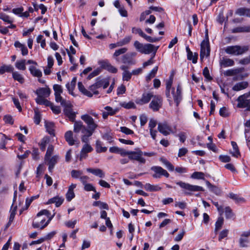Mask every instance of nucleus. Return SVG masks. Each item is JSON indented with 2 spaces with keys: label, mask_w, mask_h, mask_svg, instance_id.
<instances>
[{
  "label": "nucleus",
  "mask_w": 250,
  "mask_h": 250,
  "mask_svg": "<svg viewBox=\"0 0 250 250\" xmlns=\"http://www.w3.org/2000/svg\"><path fill=\"white\" fill-rule=\"evenodd\" d=\"M54 151V146L52 145H49L48 146L47 151L45 155V160H47L48 157H51Z\"/></svg>",
  "instance_id": "4d7b16f0"
},
{
  "label": "nucleus",
  "mask_w": 250,
  "mask_h": 250,
  "mask_svg": "<svg viewBox=\"0 0 250 250\" xmlns=\"http://www.w3.org/2000/svg\"><path fill=\"white\" fill-rule=\"evenodd\" d=\"M29 70L30 72V73L34 76L37 77L38 78H40L42 76V71L38 69H37L34 66H30L29 68Z\"/></svg>",
  "instance_id": "c85d7f7f"
},
{
  "label": "nucleus",
  "mask_w": 250,
  "mask_h": 250,
  "mask_svg": "<svg viewBox=\"0 0 250 250\" xmlns=\"http://www.w3.org/2000/svg\"><path fill=\"white\" fill-rule=\"evenodd\" d=\"M132 72L128 71H125L123 73V80L125 81H129L132 76Z\"/></svg>",
  "instance_id": "69168bd1"
},
{
  "label": "nucleus",
  "mask_w": 250,
  "mask_h": 250,
  "mask_svg": "<svg viewBox=\"0 0 250 250\" xmlns=\"http://www.w3.org/2000/svg\"><path fill=\"white\" fill-rule=\"evenodd\" d=\"M134 46L138 51L143 54L144 47V45L143 43H140L138 41H136L134 43Z\"/></svg>",
  "instance_id": "de8ad7c7"
},
{
  "label": "nucleus",
  "mask_w": 250,
  "mask_h": 250,
  "mask_svg": "<svg viewBox=\"0 0 250 250\" xmlns=\"http://www.w3.org/2000/svg\"><path fill=\"white\" fill-rule=\"evenodd\" d=\"M249 85L247 82H242L236 83L233 87L232 90L234 91H240L241 90L246 88Z\"/></svg>",
  "instance_id": "412c9836"
},
{
  "label": "nucleus",
  "mask_w": 250,
  "mask_h": 250,
  "mask_svg": "<svg viewBox=\"0 0 250 250\" xmlns=\"http://www.w3.org/2000/svg\"><path fill=\"white\" fill-rule=\"evenodd\" d=\"M204 173L202 172H194L191 176V178L196 179H204Z\"/></svg>",
  "instance_id": "09e8293b"
},
{
  "label": "nucleus",
  "mask_w": 250,
  "mask_h": 250,
  "mask_svg": "<svg viewBox=\"0 0 250 250\" xmlns=\"http://www.w3.org/2000/svg\"><path fill=\"white\" fill-rule=\"evenodd\" d=\"M203 75L206 79L210 81L212 80V77L210 76L209 71L207 67H205L203 70Z\"/></svg>",
  "instance_id": "6e6d98bb"
},
{
  "label": "nucleus",
  "mask_w": 250,
  "mask_h": 250,
  "mask_svg": "<svg viewBox=\"0 0 250 250\" xmlns=\"http://www.w3.org/2000/svg\"><path fill=\"white\" fill-rule=\"evenodd\" d=\"M143 38L145 39L147 42H156L160 41L162 39V37H161L152 38L150 36H147V35L145 34Z\"/></svg>",
  "instance_id": "c03bdc74"
},
{
  "label": "nucleus",
  "mask_w": 250,
  "mask_h": 250,
  "mask_svg": "<svg viewBox=\"0 0 250 250\" xmlns=\"http://www.w3.org/2000/svg\"><path fill=\"white\" fill-rule=\"evenodd\" d=\"M78 89L83 95L87 96L88 97H92L93 96L92 93L85 88L82 82H78Z\"/></svg>",
  "instance_id": "5701e85b"
},
{
  "label": "nucleus",
  "mask_w": 250,
  "mask_h": 250,
  "mask_svg": "<svg viewBox=\"0 0 250 250\" xmlns=\"http://www.w3.org/2000/svg\"><path fill=\"white\" fill-rule=\"evenodd\" d=\"M53 88L55 92L54 94H62L63 92V89L61 85L55 84L53 85Z\"/></svg>",
  "instance_id": "bf43d9fd"
},
{
  "label": "nucleus",
  "mask_w": 250,
  "mask_h": 250,
  "mask_svg": "<svg viewBox=\"0 0 250 250\" xmlns=\"http://www.w3.org/2000/svg\"><path fill=\"white\" fill-rule=\"evenodd\" d=\"M61 94H54L55 97V101L57 103H60L61 104L64 106L66 104H67V102H66L65 100L63 99L61 95Z\"/></svg>",
  "instance_id": "79ce46f5"
},
{
  "label": "nucleus",
  "mask_w": 250,
  "mask_h": 250,
  "mask_svg": "<svg viewBox=\"0 0 250 250\" xmlns=\"http://www.w3.org/2000/svg\"><path fill=\"white\" fill-rule=\"evenodd\" d=\"M127 50L125 47L116 50L113 54V57L115 58L117 57L121 54L125 53Z\"/></svg>",
  "instance_id": "13d9d810"
},
{
  "label": "nucleus",
  "mask_w": 250,
  "mask_h": 250,
  "mask_svg": "<svg viewBox=\"0 0 250 250\" xmlns=\"http://www.w3.org/2000/svg\"><path fill=\"white\" fill-rule=\"evenodd\" d=\"M132 37L130 36L125 37L122 40L119 42L120 46L128 44L131 40Z\"/></svg>",
  "instance_id": "864d4df0"
},
{
  "label": "nucleus",
  "mask_w": 250,
  "mask_h": 250,
  "mask_svg": "<svg viewBox=\"0 0 250 250\" xmlns=\"http://www.w3.org/2000/svg\"><path fill=\"white\" fill-rule=\"evenodd\" d=\"M235 14L241 16H246L250 17V8L245 7L239 8L236 10Z\"/></svg>",
  "instance_id": "aec40b11"
},
{
  "label": "nucleus",
  "mask_w": 250,
  "mask_h": 250,
  "mask_svg": "<svg viewBox=\"0 0 250 250\" xmlns=\"http://www.w3.org/2000/svg\"><path fill=\"white\" fill-rule=\"evenodd\" d=\"M94 131V130L87 128L86 126L83 127L81 132L82 141H88L89 137L92 135Z\"/></svg>",
  "instance_id": "ddd939ff"
},
{
  "label": "nucleus",
  "mask_w": 250,
  "mask_h": 250,
  "mask_svg": "<svg viewBox=\"0 0 250 250\" xmlns=\"http://www.w3.org/2000/svg\"><path fill=\"white\" fill-rule=\"evenodd\" d=\"M231 142L233 148V151H231V153L233 156L237 158L240 155L238 146L236 142Z\"/></svg>",
  "instance_id": "2f4dec72"
},
{
  "label": "nucleus",
  "mask_w": 250,
  "mask_h": 250,
  "mask_svg": "<svg viewBox=\"0 0 250 250\" xmlns=\"http://www.w3.org/2000/svg\"><path fill=\"white\" fill-rule=\"evenodd\" d=\"M156 48V47L152 44L146 43L144 44L143 54H149L152 53Z\"/></svg>",
  "instance_id": "bb28decb"
},
{
  "label": "nucleus",
  "mask_w": 250,
  "mask_h": 250,
  "mask_svg": "<svg viewBox=\"0 0 250 250\" xmlns=\"http://www.w3.org/2000/svg\"><path fill=\"white\" fill-rule=\"evenodd\" d=\"M158 69V66H155L152 69V70L150 71V72L149 73V74L146 77V81H150L151 79V78H152L155 76V75L157 73Z\"/></svg>",
  "instance_id": "a19ab883"
},
{
  "label": "nucleus",
  "mask_w": 250,
  "mask_h": 250,
  "mask_svg": "<svg viewBox=\"0 0 250 250\" xmlns=\"http://www.w3.org/2000/svg\"><path fill=\"white\" fill-rule=\"evenodd\" d=\"M45 126L47 132L52 136L55 135L54 125L53 123L45 122Z\"/></svg>",
  "instance_id": "cd10ccee"
},
{
  "label": "nucleus",
  "mask_w": 250,
  "mask_h": 250,
  "mask_svg": "<svg viewBox=\"0 0 250 250\" xmlns=\"http://www.w3.org/2000/svg\"><path fill=\"white\" fill-rule=\"evenodd\" d=\"M182 88L180 84H178L176 92L175 91V88H172L171 93L173 95L174 101L176 103L177 106H178L182 99Z\"/></svg>",
  "instance_id": "6e6552de"
},
{
  "label": "nucleus",
  "mask_w": 250,
  "mask_h": 250,
  "mask_svg": "<svg viewBox=\"0 0 250 250\" xmlns=\"http://www.w3.org/2000/svg\"><path fill=\"white\" fill-rule=\"evenodd\" d=\"M229 196L230 198L234 200L237 203H242L245 202V199L244 198L240 197L237 194L233 193H230Z\"/></svg>",
  "instance_id": "7c9ffc66"
},
{
  "label": "nucleus",
  "mask_w": 250,
  "mask_h": 250,
  "mask_svg": "<svg viewBox=\"0 0 250 250\" xmlns=\"http://www.w3.org/2000/svg\"><path fill=\"white\" fill-rule=\"evenodd\" d=\"M59 159V157L58 155H54L52 157H48V159H47V160H45L47 162V165L48 166V170L50 172H52V170L55 165L57 163Z\"/></svg>",
  "instance_id": "f8f14e48"
},
{
  "label": "nucleus",
  "mask_w": 250,
  "mask_h": 250,
  "mask_svg": "<svg viewBox=\"0 0 250 250\" xmlns=\"http://www.w3.org/2000/svg\"><path fill=\"white\" fill-rule=\"evenodd\" d=\"M225 212L227 219H230L234 216V214L233 213L232 210L229 207L225 208Z\"/></svg>",
  "instance_id": "603ef678"
},
{
  "label": "nucleus",
  "mask_w": 250,
  "mask_h": 250,
  "mask_svg": "<svg viewBox=\"0 0 250 250\" xmlns=\"http://www.w3.org/2000/svg\"><path fill=\"white\" fill-rule=\"evenodd\" d=\"M34 123L36 125H39L41 122V114L37 110L35 111V115L34 117Z\"/></svg>",
  "instance_id": "0e129e2a"
},
{
  "label": "nucleus",
  "mask_w": 250,
  "mask_h": 250,
  "mask_svg": "<svg viewBox=\"0 0 250 250\" xmlns=\"http://www.w3.org/2000/svg\"><path fill=\"white\" fill-rule=\"evenodd\" d=\"M12 77L15 81H17L21 83H23L24 82L23 77L18 72H13Z\"/></svg>",
  "instance_id": "c9c22d12"
},
{
  "label": "nucleus",
  "mask_w": 250,
  "mask_h": 250,
  "mask_svg": "<svg viewBox=\"0 0 250 250\" xmlns=\"http://www.w3.org/2000/svg\"><path fill=\"white\" fill-rule=\"evenodd\" d=\"M249 50L248 45L241 46L240 45L229 46L225 49L226 53L231 55H240Z\"/></svg>",
  "instance_id": "f257e3e1"
},
{
  "label": "nucleus",
  "mask_w": 250,
  "mask_h": 250,
  "mask_svg": "<svg viewBox=\"0 0 250 250\" xmlns=\"http://www.w3.org/2000/svg\"><path fill=\"white\" fill-rule=\"evenodd\" d=\"M15 66L19 70H25L26 69L25 60H21L17 61L15 63Z\"/></svg>",
  "instance_id": "4c0bfd02"
},
{
  "label": "nucleus",
  "mask_w": 250,
  "mask_h": 250,
  "mask_svg": "<svg viewBox=\"0 0 250 250\" xmlns=\"http://www.w3.org/2000/svg\"><path fill=\"white\" fill-rule=\"evenodd\" d=\"M247 98L245 94L239 96L237 100L238 102L237 106L238 108L246 107V104L249 101L248 100H246Z\"/></svg>",
  "instance_id": "dca6fc26"
},
{
  "label": "nucleus",
  "mask_w": 250,
  "mask_h": 250,
  "mask_svg": "<svg viewBox=\"0 0 250 250\" xmlns=\"http://www.w3.org/2000/svg\"><path fill=\"white\" fill-rule=\"evenodd\" d=\"M3 70L2 73L4 74L5 72H14V67L11 65H3L1 66Z\"/></svg>",
  "instance_id": "a18cd8bd"
},
{
  "label": "nucleus",
  "mask_w": 250,
  "mask_h": 250,
  "mask_svg": "<svg viewBox=\"0 0 250 250\" xmlns=\"http://www.w3.org/2000/svg\"><path fill=\"white\" fill-rule=\"evenodd\" d=\"M74 125V131L75 133H79L80 131H82L83 129V127H85L84 125H83V124L82 121H76L75 120Z\"/></svg>",
  "instance_id": "c756f323"
},
{
  "label": "nucleus",
  "mask_w": 250,
  "mask_h": 250,
  "mask_svg": "<svg viewBox=\"0 0 250 250\" xmlns=\"http://www.w3.org/2000/svg\"><path fill=\"white\" fill-rule=\"evenodd\" d=\"M93 206L95 207H98L101 209H108V206L105 203L102 202L100 201H95L93 203Z\"/></svg>",
  "instance_id": "58836bf2"
},
{
  "label": "nucleus",
  "mask_w": 250,
  "mask_h": 250,
  "mask_svg": "<svg viewBox=\"0 0 250 250\" xmlns=\"http://www.w3.org/2000/svg\"><path fill=\"white\" fill-rule=\"evenodd\" d=\"M101 71V69L100 68H98L96 70H94L92 72L89 74L87 76V79L88 80H90L92 78L98 75Z\"/></svg>",
  "instance_id": "680f3d73"
},
{
  "label": "nucleus",
  "mask_w": 250,
  "mask_h": 250,
  "mask_svg": "<svg viewBox=\"0 0 250 250\" xmlns=\"http://www.w3.org/2000/svg\"><path fill=\"white\" fill-rule=\"evenodd\" d=\"M154 96L152 93H144L141 99L136 100V103L141 105L147 104Z\"/></svg>",
  "instance_id": "9b49d317"
},
{
  "label": "nucleus",
  "mask_w": 250,
  "mask_h": 250,
  "mask_svg": "<svg viewBox=\"0 0 250 250\" xmlns=\"http://www.w3.org/2000/svg\"><path fill=\"white\" fill-rule=\"evenodd\" d=\"M99 64H100L101 67L102 69L107 70L108 65H110V63L107 60H103L99 62Z\"/></svg>",
  "instance_id": "052dcab7"
},
{
  "label": "nucleus",
  "mask_w": 250,
  "mask_h": 250,
  "mask_svg": "<svg viewBox=\"0 0 250 250\" xmlns=\"http://www.w3.org/2000/svg\"><path fill=\"white\" fill-rule=\"evenodd\" d=\"M250 26L237 27L232 29V33L250 32Z\"/></svg>",
  "instance_id": "a878e982"
},
{
  "label": "nucleus",
  "mask_w": 250,
  "mask_h": 250,
  "mask_svg": "<svg viewBox=\"0 0 250 250\" xmlns=\"http://www.w3.org/2000/svg\"><path fill=\"white\" fill-rule=\"evenodd\" d=\"M122 62L128 65L134 64L135 61L132 58V56L129 53L124 55L122 57Z\"/></svg>",
  "instance_id": "f3484780"
},
{
  "label": "nucleus",
  "mask_w": 250,
  "mask_h": 250,
  "mask_svg": "<svg viewBox=\"0 0 250 250\" xmlns=\"http://www.w3.org/2000/svg\"><path fill=\"white\" fill-rule=\"evenodd\" d=\"M143 155V152L141 150L136 151H130L129 158L130 160H134L138 161L142 164L146 163V160L142 156Z\"/></svg>",
  "instance_id": "9d476101"
},
{
  "label": "nucleus",
  "mask_w": 250,
  "mask_h": 250,
  "mask_svg": "<svg viewBox=\"0 0 250 250\" xmlns=\"http://www.w3.org/2000/svg\"><path fill=\"white\" fill-rule=\"evenodd\" d=\"M87 171L89 172L92 173L95 176H98L100 178H104V173L102 170L99 168H87Z\"/></svg>",
  "instance_id": "4be33fe9"
},
{
  "label": "nucleus",
  "mask_w": 250,
  "mask_h": 250,
  "mask_svg": "<svg viewBox=\"0 0 250 250\" xmlns=\"http://www.w3.org/2000/svg\"><path fill=\"white\" fill-rule=\"evenodd\" d=\"M160 161L166 166V167L170 171H173L174 169V166L168 162L166 159L161 158Z\"/></svg>",
  "instance_id": "e433bc0d"
},
{
  "label": "nucleus",
  "mask_w": 250,
  "mask_h": 250,
  "mask_svg": "<svg viewBox=\"0 0 250 250\" xmlns=\"http://www.w3.org/2000/svg\"><path fill=\"white\" fill-rule=\"evenodd\" d=\"M206 184L207 187L211 191L216 194H219L220 193V190L216 186L212 185L209 181H206Z\"/></svg>",
  "instance_id": "473e14b6"
},
{
  "label": "nucleus",
  "mask_w": 250,
  "mask_h": 250,
  "mask_svg": "<svg viewBox=\"0 0 250 250\" xmlns=\"http://www.w3.org/2000/svg\"><path fill=\"white\" fill-rule=\"evenodd\" d=\"M42 215H45L47 217H48V220L45 223V224L42 225V226L41 228V229H43L46 226H47L48 225V224L49 223L50 221L52 219V218H53V217L54 216V214H53L52 216H51L50 212H49V210H48L47 209H42V210H41L38 213L37 216L38 217H39V216H40Z\"/></svg>",
  "instance_id": "4468645a"
},
{
  "label": "nucleus",
  "mask_w": 250,
  "mask_h": 250,
  "mask_svg": "<svg viewBox=\"0 0 250 250\" xmlns=\"http://www.w3.org/2000/svg\"><path fill=\"white\" fill-rule=\"evenodd\" d=\"M144 188L148 191L156 192L161 190L162 188L159 185H153L149 183H146L144 186Z\"/></svg>",
  "instance_id": "a211bd4d"
},
{
  "label": "nucleus",
  "mask_w": 250,
  "mask_h": 250,
  "mask_svg": "<svg viewBox=\"0 0 250 250\" xmlns=\"http://www.w3.org/2000/svg\"><path fill=\"white\" fill-rule=\"evenodd\" d=\"M151 170L154 172L152 174V177L154 178H160L162 176L167 178L169 176L167 170L159 166H153L151 167Z\"/></svg>",
  "instance_id": "0eeeda50"
},
{
  "label": "nucleus",
  "mask_w": 250,
  "mask_h": 250,
  "mask_svg": "<svg viewBox=\"0 0 250 250\" xmlns=\"http://www.w3.org/2000/svg\"><path fill=\"white\" fill-rule=\"evenodd\" d=\"M81 119L87 125V128L95 130L98 127V125L94 122L93 118L90 115L88 114L83 115L81 116Z\"/></svg>",
  "instance_id": "1a4fd4ad"
},
{
  "label": "nucleus",
  "mask_w": 250,
  "mask_h": 250,
  "mask_svg": "<svg viewBox=\"0 0 250 250\" xmlns=\"http://www.w3.org/2000/svg\"><path fill=\"white\" fill-rule=\"evenodd\" d=\"M224 223V218L222 217H219L215 223V231L217 232L219 230Z\"/></svg>",
  "instance_id": "37998d69"
},
{
  "label": "nucleus",
  "mask_w": 250,
  "mask_h": 250,
  "mask_svg": "<svg viewBox=\"0 0 250 250\" xmlns=\"http://www.w3.org/2000/svg\"><path fill=\"white\" fill-rule=\"evenodd\" d=\"M239 70L238 69H229L224 72V75L226 76H231L238 74Z\"/></svg>",
  "instance_id": "3c124183"
},
{
  "label": "nucleus",
  "mask_w": 250,
  "mask_h": 250,
  "mask_svg": "<svg viewBox=\"0 0 250 250\" xmlns=\"http://www.w3.org/2000/svg\"><path fill=\"white\" fill-rule=\"evenodd\" d=\"M3 120L6 124H9L11 125H13L14 122L12 116L10 115H6L4 116Z\"/></svg>",
  "instance_id": "8fccbe9b"
},
{
  "label": "nucleus",
  "mask_w": 250,
  "mask_h": 250,
  "mask_svg": "<svg viewBox=\"0 0 250 250\" xmlns=\"http://www.w3.org/2000/svg\"><path fill=\"white\" fill-rule=\"evenodd\" d=\"M76 81H77V78L74 77L71 82L70 84H69V83H68L66 84V87L67 89V90L69 92V93L72 95H74L73 91L75 87Z\"/></svg>",
  "instance_id": "b1692460"
},
{
  "label": "nucleus",
  "mask_w": 250,
  "mask_h": 250,
  "mask_svg": "<svg viewBox=\"0 0 250 250\" xmlns=\"http://www.w3.org/2000/svg\"><path fill=\"white\" fill-rule=\"evenodd\" d=\"M83 188L84 190L86 191H93L94 192H96L95 187L91 184L87 183L84 185Z\"/></svg>",
  "instance_id": "338daca9"
},
{
  "label": "nucleus",
  "mask_w": 250,
  "mask_h": 250,
  "mask_svg": "<svg viewBox=\"0 0 250 250\" xmlns=\"http://www.w3.org/2000/svg\"><path fill=\"white\" fill-rule=\"evenodd\" d=\"M92 149V148L90 146H89L87 144L83 146V147L81 150V155L80 159H82L83 158H84L85 157V154H86L87 153H88V152L91 151Z\"/></svg>",
  "instance_id": "72a5a7b5"
},
{
  "label": "nucleus",
  "mask_w": 250,
  "mask_h": 250,
  "mask_svg": "<svg viewBox=\"0 0 250 250\" xmlns=\"http://www.w3.org/2000/svg\"><path fill=\"white\" fill-rule=\"evenodd\" d=\"M220 63L222 67H226L234 65V62L232 59L223 58Z\"/></svg>",
  "instance_id": "393cba45"
},
{
  "label": "nucleus",
  "mask_w": 250,
  "mask_h": 250,
  "mask_svg": "<svg viewBox=\"0 0 250 250\" xmlns=\"http://www.w3.org/2000/svg\"><path fill=\"white\" fill-rule=\"evenodd\" d=\"M158 129L160 133L165 136L170 133L174 134L176 131L175 126L173 128L166 122L163 123H159L158 125Z\"/></svg>",
  "instance_id": "f03ea898"
},
{
  "label": "nucleus",
  "mask_w": 250,
  "mask_h": 250,
  "mask_svg": "<svg viewBox=\"0 0 250 250\" xmlns=\"http://www.w3.org/2000/svg\"><path fill=\"white\" fill-rule=\"evenodd\" d=\"M51 93L50 89L46 86V87H41L37 89L35 91L36 94L38 95V97H43L44 96L46 97H48Z\"/></svg>",
  "instance_id": "2eb2a0df"
},
{
  "label": "nucleus",
  "mask_w": 250,
  "mask_h": 250,
  "mask_svg": "<svg viewBox=\"0 0 250 250\" xmlns=\"http://www.w3.org/2000/svg\"><path fill=\"white\" fill-rule=\"evenodd\" d=\"M120 105L126 109H135L136 106L133 102H129L128 103L123 102L120 103Z\"/></svg>",
  "instance_id": "ea45409f"
},
{
  "label": "nucleus",
  "mask_w": 250,
  "mask_h": 250,
  "mask_svg": "<svg viewBox=\"0 0 250 250\" xmlns=\"http://www.w3.org/2000/svg\"><path fill=\"white\" fill-rule=\"evenodd\" d=\"M134 46L138 51L143 54L144 47V45L143 43H140L138 41H136L134 43Z\"/></svg>",
  "instance_id": "49530a36"
},
{
  "label": "nucleus",
  "mask_w": 250,
  "mask_h": 250,
  "mask_svg": "<svg viewBox=\"0 0 250 250\" xmlns=\"http://www.w3.org/2000/svg\"><path fill=\"white\" fill-rule=\"evenodd\" d=\"M207 146L209 150H212L214 152L217 153L218 151L217 146L212 143V142H210L207 144Z\"/></svg>",
  "instance_id": "e2e57ef3"
},
{
  "label": "nucleus",
  "mask_w": 250,
  "mask_h": 250,
  "mask_svg": "<svg viewBox=\"0 0 250 250\" xmlns=\"http://www.w3.org/2000/svg\"><path fill=\"white\" fill-rule=\"evenodd\" d=\"M83 172L80 170H72L71 172V175L74 178H80Z\"/></svg>",
  "instance_id": "774afa93"
},
{
  "label": "nucleus",
  "mask_w": 250,
  "mask_h": 250,
  "mask_svg": "<svg viewBox=\"0 0 250 250\" xmlns=\"http://www.w3.org/2000/svg\"><path fill=\"white\" fill-rule=\"evenodd\" d=\"M198 54L196 52L194 53L193 55L192 52L187 54V59L188 60L192 61L193 63H196L197 62Z\"/></svg>",
  "instance_id": "f704fd0d"
},
{
  "label": "nucleus",
  "mask_w": 250,
  "mask_h": 250,
  "mask_svg": "<svg viewBox=\"0 0 250 250\" xmlns=\"http://www.w3.org/2000/svg\"><path fill=\"white\" fill-rule=\"evenodd\" d=\"M63 199L59 196H56L50 199L47 202V204L54 203L57 207H60L63 202Z\"/></svg>",
  "instance_id": "6ab92c4d"
},
{
  "label": "nucleus",
  "mask_w": 250,
  "mask_h": 250,
  "mask_svg": "<svg viewBox=\"0 0 250 250\" xmlns=\"http://www.w3.org/2000/svg\"><path fill=\"white\" fill-rule=\"evenodd\" d=\"M201 48L200 52V58L201 62L203 61L204 57H208L210 55V45L209 42H207L204 41H202L201 43Z\"/></svg>",
  "instance_id": "7ed1b4c3"
},
{
  "label": "nucleus",
  "mask_w": 250,
  "mask_h": 250,
  "mask_svg": "<svg viewBox=\"0 0 250 250\" xmlns=\"http://www.w3.org/2000/svg\"><path fill=\"white\" fill-rule=\"evenodd\" d=\"M249 242V240L247 238L242 237L241 236L239 239V244L240 247L244 248L247 247V243Z\"/></svg>",
  "instance_id": "5fc2aeb1"
},
{
  "label": "nucleus",
  "mask_w": 250,
  "mask_h": 250,
  "mask_svg": "<svg viewBox=\"0 0 250 250\" xmlns=\"http://www.w3.org/2000/svg\"><path fill=\"white\" fill-rule=\"evenodd\" d=\"M176 184L179 186L181 188L191 192L204 191V188L202 187L192 185L188 183L183 182L182 181L177 182Z\"/></svg>",
  "instance_id": "20e7f679"
},
{
  "label": "nucleus",
  "mask_w": 250,
  "mask_h": 250,
  "mask_svg": "<svg viewBox=\"0 0 250 250\" xmlns=\"http://www.w3.org/2000/svg\"><path fill=\"white\" fill-rule=\"evenodd\" d=\"M149 104V107L153 111H157L162 105V98L160 95H154Z\"/></svg>",
  "instance_id": "423d86ee"
},
{
  "label": "nucleus",
  "mask_w": 250,
  "mask_h": 250,
  "mask_svg": "<svg viewBox=\"0 0 250 250\" xmlns=\"http://www.w3.org/2000/svg\"><path fill=\"white\" fill-rule=\"evenodd\" d=\"M63 107L64 109L63 111L64 115L69 118L71 122H74L76 118V113L73 111L72 104L69 101H68L67 104Z\"/></svg>",
  "instance_id": "39448f33"
}]
</instances>
